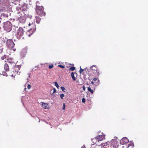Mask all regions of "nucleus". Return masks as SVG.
<instances>
[{
  "mask_svg": "<svg viewBox=\"0 0 148 148\" xmlns=\"http://www.w3.org/2000/svg\"><path fill=\"white\" fill-rule=\"evenodd\" d=\"M36 12L38 15L40 16H45V12H43L44 8L42 6H40L37 5H36Z\"/></svg>",
  "mask_w": 148,
  "mask_h": 148,
  "instance_id": "f257e3e1",
  "label": "nucleus"
},
{
  "mask_svg": "<svg viewBox=\"0 0 148 148\" xmlns=\"http://www.w3.org/2000/svg\"><path fill=\"white\" fill-rule=\"evenodd\" d=\"M3 27L4 30L10 32L12 29V25L10 22L8 21L4 24Z\"/></svg>",
  "mask_w": 148,
  "mask_h": 148,
  "instance_id": "f03ea898",
  "label": "nucleus"
},
{
  "mask_svg": "<svg viewBox=\"0 0 148 148\" xmlns=\"http://www.w3.org/2000/svg\"><path fill=\"white\" fill-rule=\"evenodd\" d=\"M24 32V30L22 28L19 27L18 29L16 34L17 38L18 39H20L21 37L23 36Z\"/></svg>",
  "mask_w": 148,
  "mask_h": 148,
  "instance_id": "7ed1b4c3",
  "label": "nucleus"
},
{
  "mask_svg": "<svg viewBox=\"0 0 148 148\" xmlns=\"http://www.w3.org/2000/svg\"><path fill=\"white\" fill-rule=\"evenodd\" d=\"M119 141L117 137H114V139H112V147L113 148H117L119 146Z\"/></svg>",
  "mask_w": 148,
  "mask_h": 148,
  "instance_id": "20e7f679",
  "label": "nucleus"
},
{
  "mask_svg": "<svg viewBox=\"0 0 148 148\" xmlns=\"http://www.w3.org/2000/svg\"><path fill=\"white\" fill-rule=\"evenodd\" d=\"M6 44L8 47L9 48H13L15 45L14 42L11 39H9L7 40Z\"/></svg>",
  "mask_w": 148,
  "mask_h": 148,
  "instance_id": "39448f33",
  "label": "nucleus"
},
{
  "mask_svg": "<svg viewBox=\"0 0 148 148\" xmlns=\"http://www.w3.org/2000/svg\"><path fill=\"white\" fill-rule=\"evenodd\" d=\"M105 136H104L103 135H99L92 139V141H94L96 140V142L97 141V140L99 142V141L105 139Z\"/></svg>",
  "mask_w": 148,
  "mask_h": 148,
  "instance_id": "423d86ee",
  "label": "nucleus"
},
{
  "mask_svg": "<svg viewBox=\"0 0 148 148\" xmlns=\"http://www.w3.org/2000/svg\"><path fill=\"white\" fill-rule=\"evenodd\" d=\"M128 142V139L125 137L123 138L120 140V144L123 145L127 143Z\"/></svg>",
  "mask_w": 148,
  "mask_h": 148,
  "instance_id": "0eeeda50",
  "label": "nucleus"
},
{
  "mask_svg": "<svg viewBox=\"0 0 148 148\" xmlns=\"http://www.w3.org/2000/svg\"><path fill=\"white\" fill-rule=\"evenodd\" d=\"M27 52V49L26 48H25L23 49L20 53V55L22 57H25Z\"/></svg>",
  "mask_w": 148,
  "mask_h": 148,
  "instance_id": "6e6552de",
  "label": "nucleus"
},
{
  "mask_svg": "<svg viewBox=\"0 0 148 148\" xmlns=\"http://www.w3.org/2000/svg\"><path fill=\"white\" fill-rule=\"evenodd\" d=\"M7 61L8 63L10 64H11L13 66H16V64L13 61V59L12 58H10L7 60Z\"/></svg>",
  "mask_w": 148,
  "mask_h": 148,
  "instance_id": "1a4fd4ad",
  "label": "nucleus"
},
{
  "mask_svg": "<svg viewBox=\"0 0 148 148\" xmlns=\"http://www.w3.org/2000/svg\"><path fill=\"white\" fill-rule=\"evenodd\" d=\"M4 69L6 71H9V67L8 64H5L4 65Z\"/></svg>",
  "mask_w": 148,
  "mask_h": 148,
  "instance_id": "9d476101",
  "label": "nucleus"
},
{
  "mask_svg": "<svg viewBox=\"0 0 148 148\" xmlns=\"http://www.w3.org/2000/svg\"><path fill=\"white\" fill-rule=\"evenodd\" d=\"M42 107L44 109H46L47 108V107L48 106V104L46 103H42Z\"/></svg>",
  "mask_w": 148,
  "mask_h": 148,
  "instance_id": "9b49d317",
  "label": "nucleus"
},
{
  "mask_svg": "<svg viewBox=\"0 0 148 148\" xmlns=\"http://www.w3.org/2000/svg\"><path fill=\"white\" fill-rule=\"evenodd\" d=\"M36 23H39L40 21V18L38 16H36Z\"/></svg>",
  "mask_w": 148,
  "mask_h": 148,
  "instance_id": "f8f14e48",
  "label": "nucleus"
},
{
  "mask_svg": "<svg viewBox=\"0 0 148 148\" xmlns=\"http://www.w3.org/2000/svg\"><path fill=\"white\" fill-rule=\"evenodd\" d=\"M71 76L72 78L73 79V80L74 81L76 80L75 77H74V73L73 72H72L71 74Z\"/></svg>",
  "mask_w": 148,
  "mask_h": 148,
  "instance_id": "ddd939ff",
  "label": "nucleus"
},
{
  "mask_svg": "<svg viewBox=\"0 0 148 148\" xmlns=\"http://www.w3.org/2000/svg\"><path fill=\"white\" fill-rule=\"evenodd\" d=\"M88 90L90 91L92 94H93L94 92L93 90L91 89V88L89 87L88 88Z\"/></svg>",
  "mask_w": 148,
  "mask_h": 148,
  "instance_id": "4468645a",
  "label": "nucleus"
},
{
  "mask_svg": "<svg viewBox=\"0 0 148 148\" xmlns=\"http://www.w3.org/2000/svg\"><path fill=\"white\" fill-rule=\"evenodd\" d=\"M54 83L55 84V86L57 87L58 88H59V86L58 85L57 82H54Z\"/></svg>",
  "mask_w": 148,
  "mask_h": 148,
  "instance_id": "2eb2a0df",
  "label": "nucleus"
},
{
  "mask_svg": "<svg viewBox=\"0 0 148 148\" xmlns=\"http://www.w3.org/2000/svg\"><path fill=\"white\" fill-rule=\"evenodd\" d=\"M56 89L55 88H54L53 89V90H52V94H51V95H52V94L54 93L56 91ZM52 91V90H51V92Z\"/></svg>",
  "mask_w": 148,
  "mask_h": 148,
  "instance_id": "dca6fc26",
  "label": "nucleus"
},
{
  "mask_svg": "<svg viewBox=\"0 0 148 148\" xmlns=\"http://www.w3.org/2000/svg\"><path fill=\"white\" fill-rule=\"evenodd\" d=\"M75 69V67H72L70 68L69 70L71 71H73Z\"/></svg>",
  "mask_w": 148,
  "mask_h": 148,
  "instance_id": "f3484780",
  "label": "nucleus"
},
{
  "mask_svg": "<svg viewBox=\"0 0 148 148\" xmlns=\"http://www.w3.org/2000/svg\"><path fill=\"white\" fill-rule=\"evenodd\" d=\"M84 70V69H82L81 68V66H80V70L79 71V73L80 74H81L82 73L83 71Z\"/></svg>",
  "mask_w": 148,
  "mask_h": 148,
  "instance_id": "a211bd4d",
  "label": "nucleus"
},
{
  "mask_svg": "<svg viewBox=\"0 0 148 148\" xmlns=\"http://www.w3.org/2000/svg\"><path fill=\"white\" fill-rule=\"evenodd\" d=\"M16 9L17 11H19L20 10H21V7L17 6L16 7Z\"/></svg>",
  "mask_w": 148,
  "mask_h": 148,
  "instance_id": "6ab92c4d",
  "label": "nucleus"
},
{
  "mask_svg": "<svg viewBox=\"0 0 148 148\" xmlns=\"http://www.w3.org/2000/svg\"><path fill=\"white\" fill-rule=\"evenodd\" d=\"M61 88L62 91L63 92H65V88L64 87L62 86L61 87Z\"/></svg>",
  "mask_w": 148,
  "mask_h": 148,
  "instance_id": "aec40b11",
  "label": "nucleus"
},
{
  "mask_svg": "<svg viewBox=\"0 0 148 148\" xmlns=\"http://www.w3.org/2000/svg\"><path fill=\"white\" fill-rule=\"evenodd\" d=\"M58 66L62 68H64L65 67L64 66L62 65H59Z\"/></svg>",
  "mask_w": 148,
  "mask_h": 148,
  "instance_id": "412c9836",
  "label": "nucleus"
},
{
  "mask_svg": "<svg viewBox=\"0 0 148 148\" xmlns=\"http://www.w3.org/2000/svg\"><path fill=\"white\" fill-rule=\"evenodd\" d=\"M64 94H61L60 95V97L62 99H63V97H64Z\"/></svg>",
  "mask_w": 148,
  "mask_h": 148,
  "instance_id": "4be33fe9",
  "label": "nucleus"
},
{
  "mask_svg": "<svg viewBox=\"0 0 148 148\" xmlns=\"http://www.w3.org/2000/svg\"><path fill=\"white\" fill-rule=\"evenodd\" d=\"M82 101L83 103H85V99L84 98H83L82 99Z\"/></svg>",
  "mask_w": 148,
  "mask_h": 148,
  "instance_id": "5701e85b",
  "label": "nucleus"
},
{
  "mask_svg": "<svg viewBox=\"0 0 148 148\" xmlns=\"http://www.w3.org/2000/svg\"><path fill=\"white\" fill-rule=\"evenodd\" d=\"M31 88V86L30 85L28 84L27 86V88L28 89H30Z\"/></svg>",
  "mask_w": 148,
  "mask_h": 148,
  "instance_id": "b1692460",
  "label": "nucleus"
},
{
  "mask_svg": "<svg viewBox=\"0 0 148 148\" xmlns=\"http://www.w3.org/2000/svg\"><path fill=\"white\" fill-rule=\"evenodd\" d=\"M65 104H64H64H63V108H62L64 110L65 109Z\"/></svg>",
  "mask_w": 148,
  "mask_h": 148,
  "instance_id": "393cba45",
  "label": "nucleus"
},
{
  "mask_svg": "<svg viewBox=\"0 0 148 148\" xmlns=\"http://www.w3.org/2000/svg\"><path fill=\"white\" fill-rule=\"evenodd\" d=\"M53 65H49V69H51L53 67Z\"/></svg>",
  "mask_w": 148,
  "mask_h": 148,
  "instance_id": "a878e982",
  "label": "nucleus"
},
{
  "mask_svg": "<svg viewBox=\"0 0 148 148\" xmlns=\"http://www.w3.org/2000/svg\"><path fill=\"white\" fill-rule=\"evenodd\" d=\"M95 65H93L92 66H90V69H92V67H95Z\"/></svg>",
  "mask_w": 148,
  "mask_h": 148,
  "instance_id": "bb28decb",
  "label": "nucleus"
},
{
  "mask_svg": "<svg viewBox=\"0 0 148 148\" xmlns=\"http://www.w3.org/2000/svg\"><path fill=\"white\" fill-rule=\"evenodd\" d=\"M93 80L94 81H96L97 79L96 78H95L93 79Z\"/></svg>",
  "mask_w": 148,
  "mask_h": 148,
  "instance_id": "cd10ccee",
  "label": "nucleus"
},
{
  "mask_svg": "<svg viewBox=\"0 0 148 148\" xmlns=\"http://www.w3.org/2000/svg\"><path fill=\"white\" fill-rule=\"evenodd\" d=\"M2 52V49L0 48V53H1Z\"/></svg>",
  "mask_w": 148,
  "mask_h": 148,
  "instance_id": "c85d7f7f",
  "label": "nucleus"
},
{
  "mask_svg": "<svg viewBox=\"0 0 148 148\" xmlns=\"http://www.w3.org/2000/svg\"><path fill=\"white\" fill-rule=\"evenodd\" d=\"M81 148H86V147L85 146V145H84Z\"/></svg>",
  "mask_w": 148,
  "mask_h": 148,
  "instance_id": "c756f323",
  "label": "nucleus"
},
{
  "mask_svg": "<svg viewBox=\"0 0 148 148\" xmlns=\"http://www.w3.org/2000/svg\"><path fill=\"white\" fill-rule=\"evenodd\" d=\"M104 145H103V144H102V145L103 146H106V145H108V142H107L106 143V145H105V143L104 144Z\"/></svg>",
  "mask_w": 148,
  "mask_h": 148,
  "instance_id": "7c9ffc66",
  "label": "nucleus"
},
{
  "mask_svg": "<svg viewBox=\"0 0 148 148\" xmlns=\"http://www.w3.org/2000/svg\"><path fill=\"white\" fill-rule=\"evenodd\" d=\"M83 89L84 90H85V88L84 86L83 88Z\"/></svg>",
  "mask_w": 148,
  "mask_h": 148,
  "instance_id": "2f4dec72",
  "label": "nucleus"
},
{
  "mask_svg": "<svg viewBox=\"0 0 148 148\" xmlns=\"http://www.w3.org/2000/svg\"><path fill=\"white\" fill-rule=\"evenodd\" d=\"M36 4H37L36 5H38L37 4H39V2L38 1H37L36 2Z\"/></svg>",
  "mask_w": 148,
  "mask_h": 148,
  "instance_id": "473e14b6",
  "label": "nucleus"
},
{
  "mask_svg": "<svg viewBox=\"0 0 148 148\" xmlns=\"http://www.w3.org/2000/svg\"><path fill=\"white\" fill-rule=\"evenodd\" d=\"M94 83L93 82H91V84H94Z\"/></svg>",
  "mask_w": 148,
  "mask_h": 148,
  "instance_id": "72a5a7b5",
  "label": "nucleus"
},
{
  "mask_svg": "<svg viewBox=\"0 0 148 148\" xmlns=\"http://www.w3.org/2000/svg\"><path fill=\"white\" fill-rule=\"evenodd\" d=\"M129 147L131 146V144H129L128 145Z\"/></svg>",
  "mask_w": 148,
  "mask_h": 148,
  "instance_id": "f704fd0d",
  "label": "nucleus"
},
{
  "mask_svg": "<svg viewBox=\"0 0 148 148\" xmlns=\"http://www.w3.org/2000/svg\"><path fill=\"white\" fill-rule=\"evenodd\" d=\"M32 30V29H30L29 30V32H31V31Z\"/></svg>",
  "mask_w": 148,
  "mask_h": 148,
  "instance_id": "c9c22d12",
  "label": "nucleus"
},
{
  "mask_svg": "<svg viewBox=\"0 0 148 148\" xmlns=\"http://www.w3.org/2000/svg\"><path fill=\"white\" fill-rule=\"evenodd\" d=\"M1 58H2V59H3H3H4L3 58V57H2Z\"/></svg>",
  "mask_w": 148,
  "mask_h": 148,
  "instance_id": "e433bc0d",
  "label": "nucleus"
},
{
  "mask_svg": "<svg viewBox=\"0 0 148 148\" xmlns=\"http://www.w3.org/2000/svg\"><path fill=\"white\" fill-rule=\"evenodd\" d=\"M26 89V88H25L24 89V90H25Z\"/></svg>",
  "mask_w": 148,
  "mask_h": 148,
  "instance_id": "4c0bfd02",
  "label": "nucleus"
},
{
  "mask_svg": "<svg viewBox=\"0 0 148 148\" xmlns=\"http://www.w3.org/2000/svg\"><path fill=\"white\" fill-rule=\"evenodd\" d=\"M20 13V12H18L17 13Z\"/></svg>",
  "mask_w": 148,
  "mask_h": 148,
  "instance_id": "58836bf2",
  "label": "nucleus"
},
{
  "mask_svg": "<svg viewBox=\"0 0 148 148\" xmlns=\"http://www.w3.org/2000/svg\"><path fill=\"white\" fill-rule=\"evenodd\" d=\"M3 75H5V73H4V74H3Z\"/></svg>",
  "mask_w": 148,
  "mask_h": 148,
  "instance_id": "ea45409f",
  "label": "nucleus"
},
{
  "mask_svg": "<svg viewBox=\"0 0 148 148\" xmlns=\"http://www.w3.org/2000/svg\"><path fill=\"white\" fill-rule=\"evenodd\" d=\"M30 77V75H29V77Z\"/></svg>",
  "mask_w": 148,
  "mask_h": 148,
  "instance_id": "a19ab883",
  "label": "nucleus"
},
{
  "mask_svg": "<svg viewBox=\"0 0 148 148\" xmlns=\"http://www.w3.org/2000/svg\"><path fill=\"white\" fill-rule=\"evenodd\" d=\"M29 26L30 25V23L29 24Z\"/></svg>",
  "mask_w": 148,
  "mask_h": 148,
  "instance_id": "79ce46f5",
  "label": "nucleus"
},
{
  "mask_svg": "<svg viewBox=\"0 0 148 148\" xmlns=\"http://www.w3.org/2000/svg\"><path fill=\"white\" fill-rule=\"evenodd\" d=\"M17 74H18V72H17Z\"/></svg>",
  "mask_w": 148,
  "mask_h": 148,
  "instance_id": "37998d69",
  "label": "nucleus"
},
{
  "mask_svg": "<svg viewBox=\"0 0 148 148\" xmlns=\"http://www.w3.org/2000/svg\"><path fill=\"white\" fill-rule=\"evenodd\" d=\"M23 39H24V37H23Z\"/></svg>",
  "mask_w": 148,
  "mask_h": 148,
  "instance_id": "c03bdc74",
  "label": "nucleus"
},
{
  "mask_svg": "<svg viewBox=\"0 0 148 148\" xmlns=\"http://www.w3.org/2000/svg\"><path fill=\"white\" fill-rule=\"evenodd\" d=\"M27 80H28V78H27Z\"/></svg>",
  "mask_w": 148,
  "mask_h": 148,
  "instance_id": "a18cd8bd",
  "label": "nucleus"
}]
</instances>
